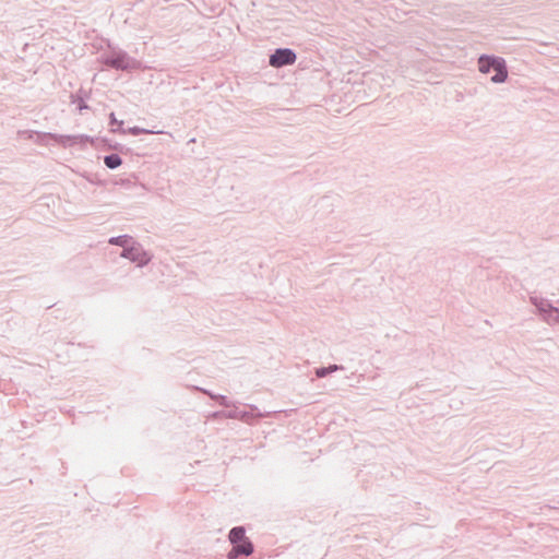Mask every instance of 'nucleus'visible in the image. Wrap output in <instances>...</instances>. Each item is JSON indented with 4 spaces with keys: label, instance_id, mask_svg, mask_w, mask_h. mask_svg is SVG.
Here are the masks:
<instances>
[{
    "label": "nucleus",
    "instance_id": "nucleus-1",
    "mask_svg": "<svg viewBox=\"0 0 559 559\" xmlns=\"http://www.w3.org/2000/svg\"><path fill=\"white\" fill-rule=\"evenodd\" d=\"M106 46L108 50L97 58V61L104 68L126 72L141 69V61L131 57L126 50L115 46L108 39L106 40Z\"/></svg>",
    "mask_w": 559,
    "mask_h": 559
},
{
    "label": "nucleus",
    "instance_id": "nucleus-2",
    "mask_svg": "<svg viewBox=\"0 0 559 559\" xmlns=\"http://www.w3.org/2000/svg\"><path fill=\"white\" fill-rule=\"evenodd\" d=\"M477 67L484 74L493 72L490 81L495 84L506 83L509 78L508 64L503 57L483 53L478 57Z\"/></svg>",
    "mask_w": 559,
    "mask_h": 559
},
{
    "label": "nucleus",
    "instance_id": "nucleus-3",
    "mask_svg": "<svg viewBox=\"0 0 559 559\" xmlns=\"http://www.w3.org/2000/svg\"><path fill=\"white\" fill-rule=\"evenodd\" d=\"M91 140L87 134H59L52 132H41L36 131V136L34 142L38 145L46 146L50 143L57 144L61 147H72L76 146V143L84 142Z\"/></svg>",
    "mask_w": 559,
    "mask_h": 559
},
{
    "label": "nucleus",
    "instance_id": "nucleus-4",
    "mask_svg": "<svg viewBox=\"0 0 559 559\" xmlns=\"http://www.w3.org/2000/svg\"><path fill=\"white\" fill-rule=\"evenodd\" d=\"M120 257L131 261L138 267L146 266L153 259V254L148 250H145L136 240L132 241L124 250H121Z\"/></svg>",
    "mask_w": 559,
    "mask_h": 559
},
{
    "label": "nucleus",
    "instance_id": "nucleus-5",
    "mask_svg": "<svg viewBox=\"0 0 559 559\" xmlns=\"http://www.w3.org/2000/svg\"><path fill=\"white\" fill-rule=\"evenodd\" d=\"M297 60V52L288 47H278L270 51L269 66L274 69H282L293 66Z\"/></svg>",
    "mask_w": 559,
    "mask_h": 559
},
{
    "label": "nucleus",
    "instance_id": "nucleus-6",
    "mask_svg": "<svg viewBox=\"0 0 559 559\" xmlns=\"http://www.w3.org/2000/svg\"><path fill=\"white\" fill-rule=\"evenodd\" d=\"M531 304L535 307L536 313L548 323H559V308L545 298L531 296Z\"/></svg>",
    "mask_w": 559,
    "mask_h": 559
},
{
    "label": "nucleus",
    "instance_id": "nucleus-7",
    "mask_svg": "<svg viewBox=\"0 0 559 559\" xmlns=\"http://www.w3.org/2000/svg\"><path fill=\"white\" fill-rule=\"evenodd\" d=\"M91 140L76 143L80 147H85L87 144L93 146L96 150H115L119 153H124L128 151L126 146L121 143L114 142L111 139L105 138V136H91L88 135Z\"/></svg>",
    "mask_w": 559,
    "mask_h": 559
},
{
    "label": "nucleus",
    "instance_id": "nucleus-8",
    "mask_svg": "<svg viewBox=\"0 0 559 559\" xmlns=\"http://www.w3.org/2000/svg\"><path fill=\"white\" fill-rule=\"evenodd\" d=\"M195 11L204 17L213 19L223 13L225 2H190Z\"/></svg>",
    "mask_w": 559,
    "mask_h": 559
},
{
    "label": "nucleus",
    "instance_id": "nucleus-9",
    "mask_svg": "<svg viewBox=\"0 0 559 559\" xmlns=\"http://www.w3.org/2000/svg\"><path fill=\"white\" fill-rule=\"evenodd\" d=\"M231 549L227 554V559H240L248 557L254 552L253 542H246V544H230Z\"/></svg>",
    "mask_w": 559,
    "mask_h": 559
},
{
    "label": "nucleus",
    "instance_id": "nucleus-10",
    "mask_svg": "<svg viewBox=\"0 0 559 559\" xmlns=\"http://www.w3.org/2000/svg\"><path fill=\"white\" fill-rule=\"evenodd\" d=\"M91 97V93L83 87L79 88L76 92L71 93L70 103L76 105V110L82 114L83 110L90 109L87 105V99Z\"/></svg>",
    "mask_w": 559,
    "mask_h": 559
},
{
    "label": "nucleus",
    "instance_id": "nucleus-11",
    "mask_svg": "<svg viewBox=\"0 0 559 559\" xmlns=\"http://www.w3.org/2000/svg\"><path fill=\"white\" fill-rule=\"evenodd\" d=\"M229 544H246V542H252L246 535V528L242 525L234 526L228 533Z\"/></svg>",
    "mask_w": 559,
    "mask_h": 559
},
{
    "label": "nucleus",
    "instance_id": "nucleus-12",
    "mask_svg": "<svg viewBox=\"0 0 559 559\" xmlns=\"http://www.w3.org/2000/svg\"><path fill=\"white\" fill-rule=\"evenodd\" d=\"M134 240L135 239L131 235L123 234V235L110 237L108 240V243L112 245V246L120 247L122 250H124V248H128V246H130L131 242Z\"/></svg>",
    "mask_w": 559,
    "mask_h": 559
},
{
    "label": "nucleus",
    "instance_id": "nucleus-13",
    "mask_svg": "<svg viewBox=\"0 0 559 559\" xmlns=\"http://www.w3.org/2000/svg\"><path fill=\"white\" fill-rule=\"evenodd\" d=\"M337 370H344V366L336 365V364H330L328 366H320L314 369V374L318 378H325Z\"/></svg>",
    "mask_w": 559,
    "mask_h": 559
},
{
    "label": "nucleus",
    "instance_id": "nucleus-14",
    "mask_svg": "<svg viewBox=\"0 0 559 559\" xmlns=\"http://www.w3.org/2000/svg\"><path fill=\"white\" fill-rule=\"evenodd\" d=\"M103 162L108 169H117L123 163L119 152L105 155Z\"/></svg>",
    "mask_w": 559,
    "mask_h": 559
},
{
    "label": "nucleus",
    "instance_id": "nucleus-15",
    "mask_svg": "<svg viewBox=\"0 0 559 559\" xmlns=\"http://www.w3.org/2000/svg\"><path fill=\"white\" fill-rule=\"evenodd\" d=\"M136 176L134 174H131L126 178L112 179L111 182L115 186H121L126 189H132L133 187L136 186Z\"/></svg>",
    "mask_w": 559,
    "mask_h": 559
},
{
    "label": "nucleus",
    "instance_id": "nucleus-16",
    "mask_svg": "<svg viewBox=\"0 0 559 559\" xmlns=\"http://www.w3.org/2000/svg\"><path fill=\"white\" fill-rule=\"evenodd\" d=\"M123 120H118L115 112L109 114L110 132L122 134L124 132Z\"/></svg>",
    "mask_w": 559,
    "mask_h": 559
},
{
    "label": "nucleus",
    "instance_id": "nucleus-17",
    "mask_svg": "<svg viewBox=\"0 0 559 559\" xmlns=\"http://www.w3.org/2000/svg\"><path fill=\"white\" fill-rule=\"evenodd\" d=\"M231 408L230 409H227V411H221V412H215L214 413V416H223L225 418H234V419H238V417L240 416V407L237 406L235 403L231 404Z\"/></svg>",
    "mask_w": 559,
    "mask_h": 559
},
{
    "label": "nucleus",
    "instance_id": "nucleus-18",
    "mask_svg": "<svg viewBox=\"0 0 559 559\" xmlns=\"http://www.w3.org/2000/svg\"><path fill=\"white\" fill-rule=\"evenodd\" d=\"M258 414H259L258 407L254 405H251L249 407V411L240 408V414H239L240 416L238 417V419L243 420V421H249V420L255 418Z\"/></svg>",
    "mask_w": 559,
    "mask_h": 559
},
{
    "label": "nucleus",
    "instance_id": "nucleus-19",
    "mask_svg": "<svg viewBox=\"0 0 559 559\" xmlns=\"http://www.w3.org/2000/svg\"><path fill=\"white\" fill-rule=\"evenodd\" d=\"M150 133H154V131L139 127V126H134V127L124 129V132L122 134H131L133 136H138V135L150 134Z\"/></svg>",
    "mask_w": 559,
    "mask_h": 559
},
{
    "label": "nucleus",
    "instance_id": "nucleus-20",
    "mask_svg": "<svg viewBox=\"0 0 559 559\" xmlns=\"http://www.w3.org/2000/svg\"><path fill=\"white\" fill-rule=\"evenodd\" d=\"M85 179L92 183V185H95V186H98V187H105L107 185V181L102 179L98 174H87L85 176Z\"/></svg>",
    "mask_w": 559,
    "mask_h": 559
},
{
    "label": "nucleus",
    "instance_id": "nucleus-21",
    "mask_svg": "<svg viewBox=\"0 0 559 559\" xmlns=\"http://www.w3.org/2000/svg\"><path fill=\"white\" fill-rule=\"evenodd\" d=\"M218 405L229 408L231 407L233 402L228 399V396L223 394H217L214 400Z\"/></svg>",
    "mask_w": 559,
    "mask_h": 559
},
{
    "label": "nucleus",
    "instance_id": "nucleus-22",
    "mask_svg": "<svg viewBox=\"0 0 559 559\" xmlns=\"http://www.w3.org/2000/svg\"><path fill=\"white\" fill-rule=\"evenodd\" d=\"M17 135L22 140L34 141V139L36 136V131L35 130H20V131H17Z\"/></svg>",
    "mask_w": 559,
    "mask_h": 559
},
{
    "label": "nucleus",
    "instance_id": "nucleus-23",
    "mask_svg": "<svg viewBox=\"0 0 559 559\" xmlns=\"http://www.w3.org/2000/svg\"><path fill=\"white\" fill-rule=\"evenodd\" d=\"M202 390L213 401L215 400V396H217V393H214V392H212V391H210L207 389H202Z\"/></svg>",
    "mask_w": 559,
    "mask_h": 559
}]
</instances>
